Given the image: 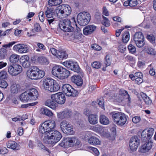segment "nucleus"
<instances>
[{
  "label": "nucleus",
  "instance_id": "38",
  "mask_svg": "<svg viewBox=\"0 0 156 156\" xmlns=\"http://www.w3.org/2000/svg\"><path fill=\"white\" fill-rule=\"evenodd\" d=\"M62 2V0H49L48 4L51 5L55 6L60 4Z\"/></svg>",
  "mask_w": 156,
  "mask_h": 156
},
{
  "label": "nucleus",
  "instance_id": "35",
  "mask_svg": "<svg viewBox=\"0 0 156 156\" xmlns=\"http://www.w3.org/2000/svg\"><path fill=\"white\" fill-rule=\"evenodd\" d=\"M19 56L17 55L12 54L9 58V61L12 63H15L19 61Z\"/></svg>",
  "mask_w": 156,
  "mask_h": 156
},
{
  "label": "nucleus",
  "instance_id": "55",
  "mask_svg": "<svg viewBox=\"0 0 156 156\" xmlns=\"http://www.w3.org/2000/svg\"><path fill=\"white\" fill-rule=\"evenodd\" d=\"M11 30V29H8L3 32V34H2V33L3 32V31L2 30H0V37L1 36H5L9 34Z\"/></svg>",
  "mask_w": 156,
  "mask_h": 156
},
{
  "label": "nucleus",
  "instance_id": "30",
  "mask_svg": "<svg viewBox=\"0 0 156 156\" xmlns=\"http://www.w3.org/2000/svg\"><path fill=\"white\" fill-rule=\"evenodd\" d=\"M88 141L90 144L94 145H100L101 143L98 138L94 136L91 137L89 139Z\"/></svg>",
  "mask_w": 156,
  "mask_h": 156
},
{
  "label": "nucleus",
  "instance_id": "64",
  "mask_svg": "<svg viewBox=\"0 0 156 156\" xmlns=\"http://www.w3.org/2000/svg\"><path fill=\"white\" fill-rule=\"evenodd\" d=\"M141 25L143 27L146 29L149 28L150 26V24L149 23H146L144 21L142 23Z\"/></svg>",
  "mask_w": 156,
  "mask_h": 156
},
{
  "label": "nucleus",
  "instance_id": "5",
  "mask_svg": "<svg viewBox=\"0 0 156 156\" xmlns=\"http://www.w3.org/2000/svg\"><path fill=\"white\" fill-rule=\"evenodd\" d=\"M27 75L30 79L32 80L40 79L44 76L45 73L40 70L37 66L32 67L30 70L27 72Z\"/></svg>",
  "mask_w": 156,
  "mask_h": 156
},
{
  "label": "nucleus",
  "instance_id": "10",
  "mask_svg": "<svg viewBox=\"0 0 156 156\" xmlns=\"http://www.w3.org/2000/svg\"><path fill=\"white\" fill-rule=\"evenodd\" d=\"M60 127L62 132L65 134L72 135L75 133L73 126L66 120H64L61 122Z\"/></svg>",
  "mask_w": 156,
  "mask_h": 156
},
{
  "label": "nucleus",
  "instance_id": "40",
  "mask_svg": "<svg viewBox=\"0 0 156 156\" xmlns=\"http://www.w3.org/2000/svg\"><path fill=\"white\" fill-rule=\"evenodd\" d=\"M112 57L109 55H107L105 57V63L106 67H107L111 65L112 61Z\"/></svg>",
  "mask_w": 156,
  "mask_h": 156
},
{
  "label": "nucleus",
  "instance_id": "43",
  "mask_svg": "<svg viewBox=\"0 0 156 156\" xmlns=\"http://www.w3.org/2000/svg\"><path fill=\"white\" fill-rule=\"evenodd\" d=\"M97 101L99 106L102 108L104 107V99L103 97H101L97 99Z\"/></svg>",
  "mask_w": 156,
  "mask_h": 156
},
{
  "label": "nucleus",
  "instance_id": "6",
  "mask_svg": "<svg viewBox=\"0 0 156 156\" xmlns=\"http://www.w3.org/2000/svg\"><path fill=\"white\" fill-rule=\"evenodd\" d=\"M112 114V118L113 122L120 126L125 125L127 122V118L126 115L121 112L114 113Z\"/></svg>",
  "mask_w": 156,
  "mask_h": 156
},
{
  "label": "nucleus",
  "instance_id": "62",
  "mask_svg": "<svg viewBox=\"0 0 156 156\" xmlns=\"http://www.w3.org/2000/svg\"><path fill=\"white\" fill-rule=\"evenodd\" d=\"M135 80L136 83L138 84H141L143 81V77L136 78Z\"/></svg>",
  "mask_w": 156,
  "mask_h": 156
},
{
  "label": "nucleus",
  "instance_id": "41",
  "mask_svg": "<svg viewBox=\"0 0 156 156\" xmlns=\"http://www.w3.org/2000/svg\"><path fill=\"white\" fill-rule=\"evenodd\" d=\"M120 94L123 96L126 97V98H127L129 103L130 102L131 98L127 91L125 90H121L120 91Z\"/></svg>",
  "mask_w": 156,
  "mask_h": 156
},
{
  "label": "nucleus",
  "instance_id": "32",
  "mask_svg": "<svg viewBox=\"0 0 156 156\" xmlns=\"http://www.w3.org/2000/svg\"><path fill=\"white\" fill-rule=\"evenodd\" d=\"M100 122L103 125H107L109 124L110 121L108 118L104 115H101L100 116Z\"/></svg>",
  "mask_w": 156,
  "mask_h": 156
},
{
  "label": "nucleus",
  "instance_id": "52",
  "mask_svg": "<svg viewBox=\"0 0 156 156\" xmlns=\"http://www.w3.org/2000/svg\"><path fill=\"white\" fill-rule=\"evenodd\" d=\"M82 40L81 35L79 34H76L75 35L74 41L75 42H78Z\"/></svg>",
  "mask_w": 156,
  "mask_h": 156
},
{
  "label": "nucleus",
  "instance_id": "24",
  "mask_svg": "<svg viewBox=\"0 0 156 156\" xmlns=\"http://www.w3.org/2000/svg\"><path fill=\"white\" fill-rule=\"evenodd\" d=\"M152 143L151 141L147 142L142 145L140 148L141 152L145 153L150 150L152 147Z\"/></svg>",
  "mask_w": 156,
  "mask_h": 156
},
{
  "label": "nucleus",
  "instance_id": "31",
  "mask_svg": "<svg viewBox=\"0 0 156 156\" xmlns=\"http://www.w3.org/2000/svg\"><path fill=\"white\" fill-rule=\"evenodd\" d=\"M7 147L8 148H11L13 150H18L19 148L17 147V144L13 141H9L7 143Z\"/></svg>",
  "mask_w": 156,
  "mask_h": 156
},
{
  "label": "nucleus",
  "instance_id": "58",
  "mask_svg": "<svg viewBox=\"0 0 156 156\" xmlns=\"http://www.w3.org/2000/svg\"><path fill=\"white\" fill-rule=\"evenodd\" d=\"M141 120V118L140 116H136L132 119V121L134 123H137L140 122Z\"/></svg>",
  "mask_w": 156,
  "mask_h": 156
},
{
  "label": "nucleus",
  "instance_id": "27",
  "mask_svg": "<svg viewBox=\"0 0 156 156\" xmlns=\"http://www.w3.org/2000/svg\"><path fill=\"white\" fill-rule=\"evenodd\" d=\"M45 105L53 109H55L58 105L56 102L51 99V100H47L45 103Z\"/></svg>",
  "mask_w": 156,
  "mask_h": 156
},
{
  "label": "nucleus",
  "instance_id": "8",
  "mask_svg": "<svg viewBox=\"0 0 156 156\" xmlns=\"http://www.w3.org/2000/svg\"><path fill=\"white\" fill-rule=\"evenodd\" d=\"M90 14L87 12H81L77 15V20L78 23L80 26H84L87 25L90 20Z\"/></svg>",
  "mask_w": 156,
  "mask_h": 156
},
{
  "label": "nucleus",
  "instance_id": "4",
  "mask_svg": "<svg viewBox=\"0 0 156 156\" xmlns=\"http://www.w3.org/2000/svg\"><path fill=\"white\" fill-rule=\"evenodd\" d=\"M56 123L55 121L52 120L46 121L43 123L40 126L39 132L41 134L44 135L50 132V131L53 129L55 127Z\"/></svg>",
  "mask_w": 156,
  "mask_h": 156
},
{
  "label": "nucleus",
  "instance_id": "7",
  "mask_svg": "<svg viewBox=\"0 0 156 156\" xmlns=\"http://www.w3.org/2000/svg\"><path fill=\"white\" fill-rule=\"evenodd\" d=\"M57 8L56 12H58V16H61V18L67 17L70 14L72 11L69 5L66 4L59 6Z\"/></svg>",
  "mask_w": 156,
  "mask_h": 156
},
{
  "label": "nucleus",
  "instance_id": "2",
  "mask_svg": "<svg viewBox=\"0 0 156 156\" xmlns=\"http://www.w3.org/2000/svg\"><path fill=\"white\" fill-rule=\"evenodd\" d=\"M38 95L37 90L32 88L23 93L20 96V99L23 102L34 100L37 99Z\"/></svg>",
  "mask_w": 156,
  "mask_h": 156
},
{
  "label": "nucleus",
  "instance_id": "12",
  "mask_svg": "<svg viewBox=\"0 0 156 156\" xmlns=\"http://www.w3.org/2000/svg\"><path fill=\"white\" fill-rule=\"evenodd\" d=\"M133 40L136 46L139 48H141L145 44L144 37L141 32L136 33L133 36Z\"/></svg>",
  "mask_w": 156,
  "mask_h": 156
},
{
  "label": "nucleus",
  "instance_id": "46",
  "mask_svg": "<svg viewBox=\"0 0 156 156\" xmlns=\"http://www.w3.org/2000/svg\"><path fill=\"white\" fill-rule=\"evenodd\" d=\"M128 48L129 51L132 54L134 53L136 51L135 47L132 44H129L128 46Z\"/></svg>",
  "mask_w": 156,
  "mask_h": 156
},
{
  "label": "nucleus",
  "instance_id": "37",
  "mask_svg": "<svg viewBox=\"0 0 156 156\" xmlns=\"http://www.w3.org/2000/svg\"><path fill=\"white\" fill-rule=\"evenodd\" d=\"M53 11V10L52 8L48 7L47 10L45 12L46 17L50 18L53 17L54 14Z\"/></svg>",
  "mask_w": 156,
  "mask_h": 156
},
{
  "label": "nucleus",
  "instance_id": "29",
  "mask_svg": "<svg viewBox=\"0 0 156 156\" xmlns=\"http://www.w3.org/2000/svg\"><path fill=\"white\" fill-rule=\"evenodd\" d=\"M32 58L35 60H37L40 63L45 65L48 64L49 63L47 58L43 56H41L38 57L36 56H34Z\"/></svg>",
  "mask_w": 156,
  "mask_h": 156
},
{
  "label": "nucleus",
  "instance_id": "47",
  "mask_svg": "<svg viewBox=\"0 0 156 156\" xmlns=\"http://www.w3.org/2000/svg\"><path fill=\"white\" fill-rule=\"evenodd\" d=\"M7 74L5 71H2L0 72V82L2 80L7 78Z\"/></svg>",
  "mask_w": 156,
  "mask_h": 156
},
{
  "label": "nucleus",
  "instance_id": "36",
  "mask_svg": "<svg viewBox=\"0 0 156 156\" xmlns=\"http://www.w3.org/2000/svg\"><path fill=\"white\" fill-rule=\"evenodd\" d=\"M41 112L42 114L48 117H51L53 115V113L52 112L46 108H42L41 109Z\"/></svg>",
  "mask_w": 156,
  "mask_h": 156
},
{
  "label": "nucleus",
  "instance_id": "13",
  "mask_svg": "<svg viewBox=\"0 0 156 156\" xmlns=\"http://www.w3.org/2000/svg\"><path fill=\"white\" fill-rule=\"evenodd\" d=\"M71 25L70 20L67 19L61 20L59 23L60 29L66 32H70L73 30V27Z\"/></svg>",
  "mask_w": 156,
  "mask_h": 156
},
{
  "label": "nucleus",
  "instance_id": "56",
  "mask_svg": "<svg viewBox=\"0 0 156 156\" xmlns=\"http://www.w3.org/2000/svg\"><path fill=\"white\" fill-rule=\"evenodd\" d=\"M38 16L40 21L41 22H43L44 20V12L41 11L39 13Z\"/></svg>",
  "mask_w": 156,
  "mask_h": 156
},
{
  "label": "nucleus",
  "instance_id": "57",
  "mask_svg": "<svg viewBox=\"0 0 156 156\" xmlns=\"http://www.w3.org/2000/svg\"><path fill=\"white\" fill-rule=\"evenodd\" d=\"M65 115V118H69L72 115L71 111L67 110L63 111Z\"/></svg>",
  "mask_w": 156,
  "mask_h": 156
},
{
  "label": "nucleus",
  "instance_id": "14",
  "mask_svg": "<svg viewBox=\"0 0 156 156\" xmlns=\"http://www.w3.org/2000/svg\"><path fill=\"white\" fill-rule=\"evenodd\" d=\"M22 71V67L18 64L10 65L8 67V72L12 76H15L20 73Z\"/></svg>",
  "mask_w": 156,
  "mask_h": 156
},
{
  "label": "nucleus",
  "instance_id": "44",
  "mask_svg": "<svg viewBox=\"0 0 156 156\" xmlns=\"http://www.w3.org/2000/svg\"><path fill=\"white\" fill-rule=\"evenodd\" d=\"M6 50L5 48L0 49V59H4L6 53Z\"/></svg>",
  "mask_w": 156,
  "mask_h": 156
},
{
  "label": "nucleus",
  "instance_id": "59",
  "mask_svg": "<svg viewBox=\"0 0 156 156\" xmlns=\"http://www.w3.org/2000/svg\"><path fill=\"white\" fill-rule=\"evenodd\" d=\"M91 48L97 51H100L101 49V48L100 46L96 44L92 45Z\"/></svg>",
  "mask_w": 156,
  "mask_h": 156
},
{
  "label": "nucleus",
  "instance_id": "49",
  "mask_svg": "<svg viewBox=\"0 0 156 156\" xmlns=\"http://www.w3.org/2000/svg\"><path fill=\"white\" fill-rule=\"evenodd\" d=\"M146 131H147L148 134V138L150 139L153 134L154 129L153 128H150L148 130H146Z\"/></svg>",
  "mask_w": 156,
  "mask_h": 156
},
{
  "label": "nucleus",
  "instance_id": "53",
  "mask_svg": "<svg viewBox=\"0 0 156 156\" xmlns=\"http://www.w3.org/2000/svg\"><path fill=\"white\" fill-rule=\"evenodd\" d=\"M129 6L131 7L136 6L138 4L137 0H129Z\"/></svg>",
  "mask_w": 156,
  "mask_h": 156
},
{
  "label": "nucleus",
  "instance_id": "17",
  "mask_svg": "<svg viewBox=\"0 0 156 156\" xmlns=\"http://www.w3.org/2000/svg\"><path fill=\"white\" fill-rule=\"evenodd\" d=\"M140 144V140L137 136H134L131 137L129 141V147L130 149L136 151Z\"/></svg>",
  "mask_w": 156,
  "mask_h": 156
},
{
  "label": "nucleus",
  "instance_id": "61",
  "mask_svg": "<svg viewBox=\"0 0 156 156\" xmlns=\"http://www.w3.org/2000/svg\"><path fill=\"white\" fill-rule=\"evenodd\" d=\"M41 30V28L39 24L36 23L34 25V31L38 32L40 31Z\"/></svg>",
  "mask_w": 156,
  "mask_h": 156
},
{
  "label": "nucleus",
  "instance_id": "9",
  "mask_svg": "<svg viewBox=\"0 0 156 156\" xmlns=\"http://www.w3.org/2000/svg\"><path fill=\"white\" fill-rule=\"evenodd\" d=\"M62 91L66 96L69 97H75L77 96L79 94L77 90L73 88L69 84L64 85L62 87Z\"/></svg>",
  "mask_w": 156,
  "mask_h": 156
},
{
  "label": "nucleus",
  "instance_id": "33",
  "mask_svg": "<svg viewBox=\"0 0 156 156\" xmlns=\"http://www.w3.org/2000/svg\"><path fill=\"white\" fill-rule=\"evenodd\" d=\"M148 138V134L146 131V130L145 129L142 132L141 135V140L143 142H147L148 140H149Z\"/></svg>",
  "mask_w": 156,
  "mask_h": 156
},
{
  "label": "nucleus",
  "instance_id": "19",
  "mask_svg": "<svg viewBox=\"0 0 156 156\" xmlns=\"http://www.w3.org/2000/svg\"><path fill=\"white\" fill-rule=\"evenodd\" d=\"M96 27L94 25H89L86 26L83 29L84 34L87 35L93 33L96 29Z\"/></svg>",
  "mask_w": 156,
  "mask_h": 156
},
{
  "label": "nucleus",
  "instance_id": "39",
  "mask_svg": "<svg viewBox=\"0 0 156 156\" xmlns=\"http://www.w3.org/2000/svg\"><path fill=\"white\" fill-rule=\"evenodd\" d=\"M129 39V33L126 31L123 34L122 41L124 43H126Z\"/></svg>",
  "mask_w": 156,
  "mask_h": 156
},
{
  "label": "nucleus",
  "instance_id": "25",
  "mask_svg": "<svg viewBox=\"0 0 156 156\" xmlns=\"http://www.w3.org/2000/svg\"><path fill=\"white\" fill-rule=\"evenodd\" d=\"M62 68V66L59 65H55L54 66L52 70V73L53 75L58 78Z\"/></svg>",
  "mask_w": 156,
  "mask_h": 156
},
{
  "label": "nucleus",
  "instance_id": "50",
  "mask_svg": "<svg viewBox=\"0 0 156 156\" xmlns=\"http://www.w3.org/2000/svg\"><path fill=\"white\" fill-rule=\"evenodd\" d=\"M8 86V84L7 82L4 80V79H2L0 82V87L2 88H6Z\"/></svg>",
  "mask_w": 156,
  "mask_h": 156
},
{
  "label": "nucleus",
  "instance_id": "63",
  "mask_svg": "<svg viewBox=\"0 0 156 156\" xmlns=\"http://www.w3.org/2000/svg\"><path fill=\"white\" fill-rule=\"evenodd\" d=\"M147 53L150 55H154L155 54V51L151 48H149L147 50Z\"/></svg>",
  "mask_w": 156,
  "mask_h": 156
},
{
  "label": "nucleus",
  "instance_id": "26",
  "mask_svg": "<svg viewBox=\"0 0 156 156\" xmlns=\"http://www.w3.org/2000/svg\"><path fill=\"white\" fill-rule=\"evenodd\" d=\"M88 120L90 124L95 125L98 122V116L95 114H90L89 115Z\"/></svg>",
  "mask_w": 156,
  "mask_h": 156
},
{
  "label": "nucleus",
  "instance_id": "22",
  "mask_svg": "<svg viewBox=\"0 0 156 156\" xmlns=\"http://www.w3.org/2000/svg\"><path fill=\"white\" fill-rule=\"evenodd\" d=\"M70 71L62 67L58 78L60 79H64L67 78L70 75Z\"/></svg>",
  "mask_w": 156,
  "mask_h": 156
},
{
  "label": "nucleus",
  "instance_id": "28",
  "mask_svg": "<svg viewBox=\"0 0 156 156\" xmlns=\"http://www.w3.org/2000/svg\"><path fill=\"white\" fill-rule=\"evenodd\" d=\"M140 94L146 105L149 106L151 105L152 101L150 98L143 92H141Z\"/></svg>",
  "mask_w": 156,
  "mask_h": 156
},
{
  "label": "nucleus",
  "instance_id": "34",
  "mask_svg": "<svg viewBox=\"0 0 156 156\" xmlns=\"http://www.w3.org/2000/svg\"><path fill=\"white\" fill-rule=\"evenodd\" d=\"M56 57L60 59L66 58L67 57V54L65 51L62 50L58 51Z\"/></svg>",
  "mask_w": 156,
  "mask_h": 156
},
{
  "label": "nucleus",
  "instance_id": "15",
  "mask_svg": "<svg viewBox=\"0 0 156 156\" xmlns=\"http://www.w3.org/2000/svg\"><path fill=\"white\" fill-rule=\"evenodd\" d=\"M62 64L65 67L75 72H78L80 70L78 63L72 61H66L63 62Z\"/></svg>",
  "mask_w": 156,
  "mask_h": 156
},
{
  "label": "nucleus",
  "instance_id": "42",
  "mask_svg": "<svg viewBox=\"0 0 156 156\" xmlns=\"http://www.w3.org/2000/svg\"><path fill=\"white\" fill-rule=\"evenodd\" d=\"M103 20L101 21L102 24L106 27H109L110 25L109 20L104 16H103Z\"/></svg>",
  "mask_w": 156,
  "mask_h": 156
},
{
  "label": "nucleus",
  "instance_id": "60",
  "mask_svg": "<svg viewBox=\"0 0 156 156\" xmlns=\"http://www.w3.org/2000/svg\"><path fill=\"white\" fill-rule=\"evenodd\" d=\"M57 117L60 119H65L64 112L58 113L57 114Z\"/></svg>",
  "mask_w": 156,
  "mask_h": 156
},
{
  "label": "nucleus",
  "instance_id": "45",
  "mask_svg": "<svg viewBox=\"0 0 156 156\" xmlns=\"http://www.w3.org/2000/svg\"><path fill=\"white\" fill-rule=\"evenodd\" d=\"M38 142L37 146L40 149H43L46 151H47L49 153H50L49 149L47 147H45L40 141H38Z\"/></svg>",
  "mask_w": 156,
  "mask_h": 156
},
{
  "label": "nucleus",
  "instance_id": "21",
  "mask_svg": "<svg viewBox=\"0 0 156 156\" xmlns=\"http://www.w3.org/2000/svg\"><path fill=\"white\" fill-rule=\"evenodd\" d=\"M10 91L12 93L16 94L20 90V86L13 81L10 83Z\"/></svg>",
  "mask_w": 156,
  "mask_h": 156
},
{
  "label": "nucleus",
  "instance_id": "11",
  "mask_svg": "<svg viewBox=\"0 0 156 156\" xmlns=\"http://www.w3.org/2000/svg\"><path fill=\"white\" fill-rule=\"evenodd\" d=\"M80 142L76 137H67L64 139L59 145L62 147L66 148L73 146L74 144H79Z\"/></svg>",
  "mask_w": 156,
  "mask_h": 156
},
{
  "label": "nucleus",
  "instance_id": "20",
  "mask_svg": "<svg viewBox=\"0 0 156 156\" xmlns=\"http://www.w3.org/2000/svg\"><path fill=\"white\" fill-rule=\"evenodd\" d=\"M29 57L27 55L22 56L20 59V61L23 66L25 68H27L30 66V64L29 60Z\"/></svg>",
  "mask_w": 156,
  "mask_h": 156
},
{
  "label": "nucleus",
  "instance_id": "48",
  "mask_svg": "<svg viewBox=\"0 0 156 156\" xmlns=\"http://www.w3.org/2000/svg\"><path fill=\"white\" fill-rule=\"evenodd\" d=\"M101 63L97 61L94 62L92 64V67L95 69H99L101 67Z\"/></svg>",
  "mask_w": 156,
  "mask_h": 156
},
{
  "label": "nucleus",
  "instance_id": "16",
  "mask_svg": "<svg viewBox=\"0 0 156 156\" xmlns=\"http://www.w3.org/2000/svg\"><path fill=\"white\" fill-rule=\"evenodd\" d=\"M51 98L55 101L57 104H62L65 102L66 101L64 94L61 92L52 94L51 96Z\"/></svg>",
  "mask_w": 156,
  "mask_h": 156
},
{
  "label": "nucleus",
  "instance_id": "54",
  "mask_svg": "<svg viewBox=\"0 0 156 156\" xmlns=\"http://www.w3.org/2000/svg\"><path fill=\"white\" fill-rule=\"evenodd\" d=\"M37 103V102H36L34 103H31L30 104H27L22 105L21 106V107L22 108H26L29 106H33L36 105Z\"/></svg>",
  "mask_w": 156,
  "mask_h": 156
},
{
  "label": "nucleus",
  "instance_id": "3",
  "mask_svg": "<svg viewBox=\"0 0 156 156\" xmlns=\"http://www.w3.org/2000/svg\"><path fill=\"white\" fill-rule=\"evenodd\" d=\"M43 86L45 89L50 92L56 91L60 89L59 86L56 81L50 78L44 80Z\"/></svg>",
  "mask_w": 156,
  "mask_h": 156
},
{
  "label": "nucleus",
  "instance_id": "1",
  "mask_svg": "<svg viewBox=\"0 0 156 156\" xmlns=\"http://www.w3.org/2000/svg\"><path fill=\"white\" fill-rule=\"evenodd\" d=\"M62 137L61 133L57 130L50 131L45 135L43 141L47 144H53L59 141Z\"/></svg>",
  "mask_w": 156,
  "mask_h": 156
},
{
  "label": "nucleus",
  "instance_id": "18",
  "mask_svg": "<svg viewBox=\"0 0 156 156\" xmlns=\"http://www.w3.org/2000/svg\"><path fill=\"white\" fill-rule=\"evenodd\" d=\"M13 49L21 53H27L29 50L27 45L24 44L15 45L13 47Z\"/></svg>",
  "mask_w": 156,
  "mask_h": 156
},
{
  "label": "nucleus",
  "instance_id": "23",
  "mask_svg": "<svg viewBox=\"0 0 156 156\" xmlns=\"http://www.w3.org/2000/svg\"><path fill=\"white\" fill-rule=\"evenodd\" d=\"M71 81L75 83L77 86H81L83 83V80L81 77L79 76H73L71 79Z\"/></svg>",
  "mask_w": 156,
  "mask_h": 156
},
{
  "label": "nucleus",
  "instance_id": "51",
  "mask_svg": "<svg viewBox=\"0 0 156 156\" xmlns=\"http://www.w3.org/2000/svg\"><path fill=\"white\" fill-rule=\"evenodd\" d=\"M147 38L152 43H155V37L153 35L151 34L147 35Z\"/></svg>",
  "mask_w": 156,
  "mask_h": 156
}]
</instances>
